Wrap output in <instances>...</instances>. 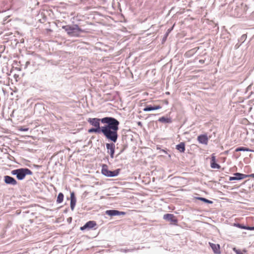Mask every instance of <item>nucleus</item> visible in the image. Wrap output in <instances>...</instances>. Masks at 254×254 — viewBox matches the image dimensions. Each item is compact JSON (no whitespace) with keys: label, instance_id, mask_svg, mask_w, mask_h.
I'll return each mask as SVG.
<instances>
[{"label":"nucleus","instance_id":"1","mask_svg":"<svg viewBox=\"0 0 254 254\" xmlns=\"http://www.w3.org/2000/svg\"><path fill=\"white\" fill-rule=\"evenodd\" d=\"M101 122L107 124L102 127V132L107 139L116 142L118 136L119 122L112 117H105L101 119Z\"/></svg>","mask_w":254,"mask_h":254},{"label":"nucleus","instance_id":"2","mask_svg":"<svg viewBox=\"0 0 254 254\" xmlns=\"http://www.w3.org/2000/svg\"><path fill=\"white\" fill-rule=\"evenodd\" d=\"M67 33L70 36H78L82 30L77 24L73 25H65L62 27Z\"/></svg>","mask_w":254,"mask_h":254},{"label":"nucleus","instance_id":"3","mask_svg":"<svg viewBox=\"0 0 254 254\" xmlns=\"http://www.w3.org/2000/svg\"><path fill=\"white\" fill-rule=\"evenodd\" d=\"M11 174L16 175L18 180H22L24 179L26 175H31L32 172L28 168H20L12 170Z\"/></svg>","mask_w":254,"mask_h":254},{"label":"nucleus","instance_id":"4","mask_svg":"<svg viewBox=\"0 0 254 254\" xmlns=\"http://www.w3.org/2000/svg\"><path fill=\"white\" fill-rule=\"evenodd\" d=\"M120 172V170L118 169L114 171H109L106 165L103 166L102 169V173L107 177H114L117 176Z\"/></svg>","mask_w":254,"mask_h":254},{"label":"nucleus","instance_id":"5","mask_svg":"<svg viewBox=\"0 0 254 254\" xmlns=\"http://www.w3.org/2000/svg\"><path fill=\"white\" fill-rule=\"evenodd\" d=\"M163 219L169 221L171 224L177 225L178 220L176 217L173 214L167 213L164 214L163 216Z\"/></svg>","mask_w":254,"mask_h":254},{"label":"nucleus","instance_id":"6","mask_svg":"<svg viewBox=\"0 0 254 254\" xmlns=\"http://www.w3.org/2000/svg\"><path fill=\"white\" fill-rule=\"evenodd\" d=\"M101 122V119L98 118H88L87 122L92 126L96 128H99L100 130H102V127H100V122Z\"/></svg>","mask_w":254,"mask_h":254},{"label":"nucleus","instance_id":"7","mask_svg":"<svg viewBox=\"0 0 254 254\" xmlns=\"http://www.w3.org/2000/svg\"><path fill=\"white\" fill-rule=\"evenodd\" d=\"M97 225V224L94 221H89L87 222L83 226L80 227L81 230H84L86 229H90Z\"/></svg>","mask_w":254,"mask_h":254},{"label":"nucleus","instance_id":"8","mask_svg":"<svg viewBox=\"0 0 254 254\" xmlns=\"http://www.w3.org/2000/svg\"><path fill=\"white\" fill-rule=\"evenodd\" d=\"M106 214L110 216L124 215L126 212L117 210H108L106 211Z\"/></svg>","mask_w":254,"mask_h":254},{"label":"nucleus","instance_id":"9","mask_svg":"<svg viewBox=\"0 0 254 254\" xmlns=\"http://www.w3.org/2000/svg\"><path fill=\"white\" fill-rule=\"evenodd\" d=\"M209 245L211 248L213 253L215 254H220L221 253L220 246L219 244H215L209 242Z\"/></svg>","mask_w":254,"mask_h":254},{"label":"nucleus","instance_id":"10","mask_svg":"<svg viewBox=\"0 0 254 254\" xmlns=\"http://www.w3.org/2000/svg\"><path fill=\"white\" fill-rule=\"evenodd\" d=\"M210 166L213 169H220V166L216 163V157L214 154L211 155V158L210 161Z\"/></svg>","mask_w":254,"mask_h":254},{"label":"nucleus","instance_id":"11","mask_svg":"<svg viewBox=\"0 0 254 254\" xmlns=\"http://www.w3.org/2000/svg\"><path fill=\"white\" fill-rule=\"evenodd\" d=\"M197 140L200 143L207 145L208 142V138L206 134H201L197 136Z\"/></svg>","mask_w":254,"mask_h":254},{"label":"nucleus","instance_id":"12","mask_svg":"<svg viewBox=\"0 0 254 254\" xmlns=\"http://www.w3.org/2000/svg\"><path fill=\"white\" fill-rule=\"evenodd\" d=\"M106 147L108 153L110 154L111 157L113 158L115 152V145L113 143H107Z\"/></svg>","mask_w":254,"mask_h":254},{"label":"nucleus","instance_id":"13","mask_svg":"<svg viewBox=\"0 0 254 254\" xmlns=\"http://www.w3.org/2000/svg\"><path fill=\"white\" fill-rule=\"evenodd\" d=\"M4 181L7 184H10L12 185H16L17 184V181L13 178L9 176H4Z\"/></svg>","mask_w":254,"mask_h":254},{"label":"nucleus","instance_id":"14","mask_svg":"<svg viewBox=\"0 0 254 254\" xmlns=\"http://www.w3.org/2000/svg\"><path fill=\"white\" fill-rule=\"evenodd\" d=\"M246 39L247 35L246 34H243V35H242L241 38L238 40V42L236 44V46H237L238 48H239L240 46H242V44L244 43Z\"/></svg>","mask_w":254,"mask_h":254},{"label":"nucleus","instance_id":"15","mask_svg":"<svg viewBox=\"0 0 254 254\" xmlns=\"http://www.w3.org/2000/svg\"><path fill=\"white\" fill-rule=\"evenodd\" d=\"M176 149L180 152H184L185 151V144L184 142H181L176 145Z\"/></svg>","mask_w":254,"mask_h":254},{"label":"nucleus","instance_id":"16","mask_svg":"<svg viewBox=\"0 0 254 254\" xmlns=\"http://www.w3.org/2000/svg\"><path fill=\"white\" fill-rule=\"evenodd\" d=\"M174 26V25L171 28H169L167 30V31L166 32V33L164 35L163 37L162 38V43H164L166 41L167 38L169 34L170 33V32L173 29Z\"/></svg>","mask_w":254,"mask_h":254},{"label":"nucleus","instance_id":"17","mask_svg":"<svg viewBox=\"0 0 254 254\" xmlns=\"http://www.w3.org/2000/svg\"><path fill=\"white\" fill-rule=\"evenodd\" d=\"M161 108V106H160V105H157V106H154V107H147L143 109V111L144 112H148V111H152V110H158V109H160Z\"/></svg>","mask_w":254,"mask_h":254},{"label":"nucleus","instance_id":"18","mask_svg":"<svg viewBox=\"0 0 254 254\" xmlns=\"http://www.w3.org/2000/svg\"><path fill=\"white\" fill-rule=\"evenodd\" d=\"M234 176H236V177L237 178V179L238 180H242L243 179L248 178L247 175H245V174H241V173H236L234 174Z\"/></svg>","mask_w":254,"mask_h":254},{"label":"nucleus","instance_id":"19","mask_svg":"<svg viewBox=\"0 0 254 254\" xmlns=\"http://www.w3.org/2000/svg\"><path fill=\"white\" fill-rule=\"evenodd\" d=\"M158 121L161 123H170L172 120L170 118L162 117L159 119Z\"/></svg>","mask_w":254,"mask_h":254},{"label":"nucleus","instance_id":"20","mask_svg":"<svg viewBox=\"0 0 254 254\" xmlns=\"http://www.w3.org/2000/svg\"><path fill=\"white\" fill-rule=\"evenodd\" d=\"M64 194H63V193H62V192L59 193L58 195V197H57V203H60L62 202L64 200Z\"/></svg>","mask_w":254,"mask_h":254},{"label":"nucleus","instance_id":"21","mask_svg":"<svg viewBox=\"0 0 254 254\" xmlns=\"http://www.w3.org/2000/svg\"><path fill=\"white\" fill-rule=\"evenodd\" d=\"M88 133H93V132L98 133L102 132L101 130H100V129H99V128H96L95 127L91 128L88 129Z\"/></svg>","mask_w":254,"mask_h":254},{"label":"nucleus","instance_id":"22","mask_svg":"<svg viewBox=\"0 0 254 254\" xmlns=\"http://www.w3.org/2000/svg\"><path fill=\"white\" fill-rule=\"evenodd\" d=\"M235 151L236 152L241 151H250V149L249 148H246V147H238V148H236Z\"/></svg>","mask_w":254,"mask_h":254},{"label":"nucleus","instance_id":"23","mask_svg":"<svg viewBox=\"0 0 254 254\" xmlns=\"http://www.w3.org/2000/svg\"><path fill=\"white\" fill-rule=\"evenodd\" d=\"M197 199L207 203L211 204L213 202L212 201L207 199L206 198L203 197H197Z\"/></svg>","mask_w":254,"mask_h":254},{"label":"nucleus","instance_id":"24","mask_svg":"<svg viewBox=\"0 0 254 254\" xmlns=\"http://www.w3.org/2000/svg\"><path fill=\"white\" fill-rule=\"evenodd\" d=\"M75 202L76 200H73V199H72L70 201V207L72 210H73L74 208Z\"/></svg>","mask_w":254,"mask_h":254},{"label":"nucleus","instance_id":"25","mask_svg":"<svg viewBox=\"0 0 254 254\" xmlns=\"http://www.w3.org/2000/svg\"><path fill=\"white\" fill-rule=\"evenodd\" d=\"M236 226L241 229H246V230L248 229V226H245L242 225V224H238Z\"/></svg>","mask_w":254,"mask_h":254},{"label":"nucleus","instance_id":"26","mask_svg":"<svg viewBox=\"0 0 254 254\" xmlns=\"http://www.w3.org/2000/svg\"><path fill=\"white\" fill-rule=\"evenodd\" d=\"M233 250L237 254H243V253L240 251L236 250V248H234Z\"/></svg>","mask_w":254,"mask_h":254},{"label":"nucleus","instance_id":"27","mask_svg":"<svg viewBox=\"0 0 254 254\" xmlns=\"http://www.w3.org/2000/svg\"><path fill=\"white\" fill-rule=\"evenodd\" d=\"M70 197H71V200L72 199H73V200H76V199L75 198V196H74V194L73 192H71V194H70Z\"/></svg>","mask_w":254,"mask_h":254},{"label":"nucleus","instance_id":"28","mask_svg":"<svg viewBox=\"0 0 254 254\" xmlns=\"http://www.w3.org/2000/svg\"><path fill=\"white\" fill-rule=\"evenodd\" d=\"M229 180L233 181V180H238L237 179V178L236 177V176H235L234 177H230Z\"/></svg>","mask_w":254,"mask_h":254},{"label":"nucleus","instance_id":"29","mask_svg":"<svg viewBox=\"0 0 254 254\" xmlns=\"http://www.w3.org/2000/svg\"><path fill=\"white\" fill-rule=\"evenodd\" d=\"M248 230H254V227H249L248 226Z\"/></svg>","mask_w":254,"mask_h":254},{"label":"nucleus","instance_id":"30","mask_svg":"<svg viewBox=\"0 0 254 254\" xmlns=\"http://www.w3.org/2000/svg\"><path fill=\"white\" fill-rule=\"evenodd\" d=\"M248 175V178L251 177V178H254V174H251L250 175Z\"/></svg>","mask_w":254,"mask_h":254},{"label":"nucleus","instance_id":"31","mask_svg":"<svg viewBox=\"0 0 254 254\" xmlns=\"http://www.w3.org/2000/svg\"><path fill=\"white\" fill-rule=\"evenodd\" d=\"M28 130V128H21L20 129V130H22V131H27Z\"/></svg>","mask_w":254,"mask_h":254},{"label":"nucleus","instance_id":"32","mask_svg":"<svg viewBox=\"0 0 254 254\" xmlns=\"http://www.w3.org/2000/svg\"><path fill=\"white\" fill-rule=\"evenodd\" d=\"M164 103H165V104H168V101H167V100H165V101H164Z\"/></svg>","mask_w":254,"mask_h":254},{"label":"nucleus","instance_id":"33","mask_svg":"<svg viewBox=\"0 0 254 254\" xmlns=\"http://www.w3.org/2000/svg\"><path fill=\"white\" fill-rule=\"evenodd\" d=\"M199 62L201 63H203L204 61H202V60H199Z\"/></svg>","mask_w":254,"mask_h":254},{"label":"nucleus","instance_id":"34","mask_svg":"<svg viewBox=\"0 0 254 254\" xmlns=\"http://www.w3.org/2000/svg\"><path fill=\"white\" fill-rule=\"evenodd\" d=\"M16 74H14V76H15V77H18V75H17V76H16Z\"/></svg>","mask_w":254,"mask_h":254},{"label":"nucleus","instance_id":"35","mask_svg":"<svg viewBox=\"0 0 254 254\" xmlns=\"http://www.w3.org/2000/svg\"><path fill=\"white\" fill-rule=\"evenodd\" d=\"M16 74H14V76H15V77H18V75H17V76H16Z\"/></svg>","mask_w":254,"mask_h":254},{"label":"nucleus","instance_id":"36","mask_svg":"<svg viewBox=\"0 0 254 254\" xmlns=\"http://www.w3.org/2000/svg\"><path fill=\"white\" fill-rule=\"evenodd\" d=\"M16 74H14V76H15V77H18V75H17V76H16Z\"/></svg>","mask_w":254,"mask_h":254},{"label":"nucleus","instance_id":"37","mask_svg":"<svg viewBox=\"0 0 254 254\" xmlns=\"http://www.w3.org/2000/svg\"><path fill=\"white\" fill-rule=\"evenodd\" d=\"M138 125H140L141 124V123L140 122H138Z\"/></svg>","mask_w":254,"mask_h":254},{"label":"nucleus","instance_id":"38","mask_svg":"<svg viewBox=\"0 0 254 254\" xmlns=\"http://www.w3.org/2000/svg\"><path fill=\"white\" fill-rule=\"evenodd\" d=\"M166 94H169V92H167Z\"/></svg>","mask_w":254,"mask_h":254}]
</instances>
